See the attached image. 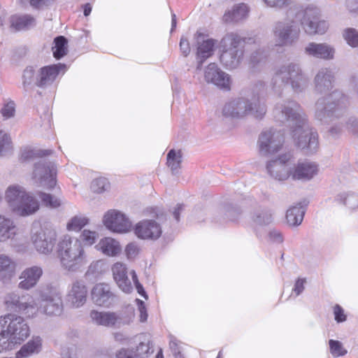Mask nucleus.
<instances>
[{"instance_id": "5701e85b", "label": "nucleus", "mask_w": 358, "mask_h": 358, "mask_svg": "<svg viewBox=\"0 0 358 358\" xmlns=\"http://www.w3.org/2000/svg\"><path fill=\"white\" fill-rule=\"evenodd\" d=\"M66 65L57 64L44 66L38 70V87H45L50 85L61 71H64Z\"/></svg>"}, {"instance_id": "72a5a7b5", "label": "nucleus", "mask_w": 358, "mask_h": 358, "mask_svg": "<svg viewBox=\"0 0 358 358\" xmlns=\"http://www.w3.org/2000/svg\"><path fill=\"white\" fill-rule=\"evenodd\" d=\"M95 248L97 250L101 251L104 255L110 257L116 256L122 250L119 242L110 237L100 240Z\"/></svg>"}, {"instance_id": "79ce46f5", "label": "nucleus", "mask_w": 358, "mask_h": 358, "mask_svg": "<svg viewBox=\"0 0 358 358\" xmlns=\"http://www.w3.org/2000/svg\"><path fill=\"white\" fill-rule=\"evenodd\" d=\"M37 195L41 200L43 205L48 208H57L59 207L62 203L61 198L55 195L45 193L43 192H38L37 193Z\"/></svg>"}, {"instance_id": "423d86ee", "label": "nucleus", "mask_w": 358, "mask_h": 358, "mask_svg": "<svg viewBox=\"0 0 358 358\" xmlns=\"http://www.w3.org/2000/svg\"><path fill=\"white\" fill-rule=\"evenodd\" d=\"M255 38H245L236 32L226 34L220 42V62L228 69H235L241 64L244 57V45L256 43Z\"/></svg>"}, {"instance_id": "3c124183", "label": "nucleus", "mask_w": 358, "mask_h": 358, "mask_svg": "<svg viewBox=\"0 0 358 358\" xmlns=\"http://www.w3.org/2000/svg\"><path fill=\"white\" fill-rule=\"evenodd\" d=\"M110 184L106 178H98L94 179L91 184V189L94 192L102 193L107 190Z\"/></svg>"}, {"instance_id": "a211bd4d", "label": "nucleus", "mask_w": 358, "mask_h": 358, "mask_svg": "<svg viewBox=\"0 0 358 358\" xmlns=\"http://www.w3.org/2000/svg\"><path fill=\"white\" fill-rule=\"evenodd\" d=\"M87 288L82 280L74 281L66 294V303L72 308L82 307L87 301Z\"/></svg>"}, {"instance_id": "8fccbe9b", "label": "nucleus", "mask_w": 358, "mask_h": 358, "mask_svg": "<svg viewBox=\"0 0 358 358\" xmlns=\"http://www.w3.org/2000/svg\"><path fill=\"white\" fill-rule=\"evenodd\" d=\"M338 199L349 208H355L358 206V195L354 193L340 194Z\"/></svg>"}, {"instance_id": "c9c22d12", "label": "nucleus", "mask_w": 358, "mask_h": 358, "mask_svg": "<svg viewBox=\"0 0 358 358\" xmlns=\"http://www.w3.org/2000/svg\"><path fill=\"white\" fill-rule=\"evenodd\" d=\"M268 52L266 50L259 48L252 52L249 59V66L253 71L259 70L267 62Z\"/></svg>"}, {"instance_id": "0e129e2a", "label": "nucleus", "mask_w": 358, "mask_h": 358, "mask_svg": "<svg viewBox=\"0 0 358 358\" xmlns=\"http://www.w3.org/2000/svg\"><path fill=\"white\" fill-rule=\"evenodd\" d=\"M180 49L184 57H187L190 52V46L187 38H181L180 41Z\"/></svg>"}, {"instance_id": "9d476101", "label": "nucleus", "mask_w": 358, "mask_h": 358, "mask_svg": "<svg viewBox=\"0 0 358 358\" xmlns=\"http://www.w3.org/2000/svg\"><path fill=\"white\" fill-rule=\"evenodd\" d=\"M56 167L53 162L41 158L34 163L32 178L39 186L52 189L56 185Z\"/></svg>"}, {"instance_id": "58836bf2", "label": "nucleus", "mask_w": 358, "mask_h": 358, "mask_svg": "<svg viewBox=\"0 0 358 358\" xmlns=\"http://www.w3.org/2000/svg\"><path fill=\"white\" fill-rule=\"evenodd\" d=\"M182 162V152L180 150H171L167 154V165L173 174L176 175L180 169Z\"/></svg>"}, {"instance_id": "09e8293b", "label": "nucleus", "mask_w": 358, "mask_h": 358, "mask_svg": "<svg viewBox=\"0 0 358 358\" xmlns=\"http://www.w3.org/2000/svg\"><path fill=\"white\" fill-rule=\"evenodd\" d=\"M272 220V213L269 210L257 211L253 216V221L259 225L268 224Z\"/></svg>"}, {"instance_id": "f257e3e1", "label": "nucleus", "mask_w": 358, "mask_h": 358, "mask_svg": "<svg viewBox=\"0 0 358 358\" xmlns=\"http://www.w3.org/2000/svg\"><path fill=\"white\" fill-rule=\"evenodd\" d=\"M6 308L24 315L27 318L37 317L38 312L47 315H59L63 311L61 292L50 285L41 286L34 295L13 292L5 297Z\"/></svg>"}, {"instance_id": "bb28decb", "label": "nucleus", "mask_w": 358, "mask_h": 358, "mask_svg": "<svg viewBox=\"0 0 358 358\" xmlns=\"http://www.w3.org/2000/svg\"><path fill=\"white\" fill-rule=\"evenodd\" d=\"M245 97L234 99L227 103L223 109L222 114L226 117L242 118L247 116V106Z\"/></svg>"}, {"instance_id": "0eeeda50", "label": "nucleus", "mask_w": 358, "mask_h": 358, "mask_svg": "<svg viewBox=\"0 0 358 358\" xmlns=\"http://www.w3.org/2000/svg\"><path fill=\"white\" fill-rule=\"evenodd\" d=\"M5 199L10 210L19 216L33 215L39 209L38 200L19 185L9 186L5 193Z\"/></svg>"}, {"instance_id": "412c9836", "label": "nucleus", "mask_w": 358, "mask_h": 358, "mask_svg": "<svg viewBox=\"0 0 358 358\" xmlns=\"http://www.w3.org/2000/svg\"><path fill=\"white\" fill-rule=\"evenodd\" d=\"M43 275V269L38 266H32L24 269L19 275L18 287L23 290L34 288Z\"/></svg>"}, {"instance_id": "e2e57ef3", "label": "nucleus", "mask_w": 358, "mask_h": 358, "mask_svg": "<svg viewBox=\"0 0 358 358\" xmlns=\"http://www.w3.org/2000/svg\"><path fill=\"white\" fill-rule=\"evenodd\" d=\"M125 252L128 259H133L138 255V248L134 243H129L125 248Z\"/></svg>"}, {"instance_id": "b1692460", "label": "nucleus", "mask_w": 358, "mask_h": 358, "mask_svg": "<svg viewBox=\"0 0 358 358\" xmlns=\"http://www.w3.org/2000/svg\"><path fill=\"white\" fill-rule=\"evenodd\" d=\"M306 55L317 59L324 60L332 59L334 57L335 50L330 45L322 43H309L304 48Z\"/></svg>"}, {"instance_id": "680f3d73", "label": "nucleus", "mask_w": 358, "mask_h": 358, "mask_svg": "<svg viewBox=\"0 0 358 358\" xmlns=\"http://www.w3.org/2000/svg\"><path fill=\"white\" fill-rule=\"evenodd\" d=\"M130 275L131 276L134 284L136 286L138 293L143 296L144 297H147L145 292L144 291L142 285L138 282L136 272L134 270H132L130 271Z\"/></svg>"}, {"instance_id": "603ef678", "label": "nucleus", "mask_w": 358, "mask_h": 358, "mask_svg": "<svg viewBox=\"0 0 358 358\" xmlns=\"http://www.w3.org/2000/svg\"><path fill=\"white\" fill-rule=\"evenodd\" d=\"M11 148V140L9 135L0 131V157L6 155Z\"/></svg>"}, {"instance_id": "473e14b6", "label": "nucleus", "mask_w": 358, "mask_h": 358, "mask_svg": "<svg viewBox=\"0 0 358 358\" xmlns=\"http://www.w3.org/2000/svg\"><path fill=\"white\" fill-rule=\"evenodd\" d=\"M17 232V228L14 221L9 217L0 215V242L13 238Z\"/></svg>"}, {"instance_id": "6e6d98bb", "label": "nucleus", "mask_w": 358, "mask_h": 358, "mask_svg": "<svg viewBox=\"0 0 358 358\" xmlns=\"http://www.w3.org/2000/svg\"><path fill=\"white\" fill-rule=\"evenodd\" d=\"M3 120H8L14 117L15 113V103L13 101L6 103L1 110Z\"/></svg>"}, {"instance_id": "aec40b11", "label": "nucleus", "mask_w": 358, "mask_h": 358, "mask_svg": "<svg viewBox=\"0 0 358 358\" xmlns=\"http://www.w3.org/2000/svg\"><path fill=\"white\" fill-rule=\"evenodd\" d=\"M205 80L220 88L230 89V77L225 72L221 71L215 63H210L205 71Z\"/></svg>"}, {"instance_id": "13d9d810", "label": "nucleus", "mask_w": 358, "mask_h": 358, "mask_svg": "<svg viewBox=\"0 0 358 358\" xmlns=\"http://www.w3.org/2000/svg\"><path fill=\"white\" fill-rule=\"evenodd\" d=\"M347 129L352 134L358 136V119L350 117L346 123Z\"/></svg>"}, {"instance_id": "20e7f679", "label": "nucleus", "mask_w": 358, "mask_h": 358, "mask_svg": "<svg viewBox=\"0 0 358 358\" xmlns=\"http://www.w3.org/2000/svg\"><path fill=\"white\" fill-rule=\"evenodd\" d=\"M309 78L300 65L289 62L278 66L271 80L273 90L281 94L284 88L290 85L296 93L303 92L308 86Z\"/></svg>"}, {"instance_id": "a878e982", "label": "nucleus", "mask_w": 358, "mask_h": 358, "mask_svg": "<svg viewBox=\"0 0 358 358\" xmlns=\"http://www.w3.org/2000/svg\"><path fill=\"white\" fill-rule=\"evenodd\" d=\"M334 77L331 70L320 69L314 78L315 90L318 94H324L333 88Z\"/></svg>"}, {"instance_id": "1a4fd4ad", "label": "nucleus", "mask_w": 358, "mask_h": 358, "mask_svg": "<svg viewBox=\"0 0 358 358\" xmlns=\"http://www.w3.org/2000/svg\"><path fill=\"white\" fill-rule=\"evenodd\" d=\"M300 33L299 26L293 20L278 21L273 28L275 45L280 47L292 45L296 43Z\"/></svg>"}, {"instance_id": "f03ea898", "label": "nucleus", "mask_w": 358, "mask_h": 358, "mask_svg": "<svg viewBox=\"0 0 358 358\" xmlns=\"http://www.w3.org/2000/svg\"><path fill=\"white\" fill-rule=\"evenodd\" d=\"M273 116L290 129L296 145L306 155L315 153L319 148L318 134L308 124L307 117L301 106L294 100L278 102Z\"/></svg>"}, {"instance_id": "7c9ffc66", "label": "nucleus", "mask_w": 358, "mask_h": 358, "mask_svg": "<svg viewBox=\"0 0 358 358\" xmlns=\"http://www.w3.org/2000/svg\"><path fill=\"white\" fill-rule=\"evenodd\" d=\"M9 22L10 29L13 31L27 30L36 25V19L30 15H12Z\"/></svg>"}, {"instance_id": "f3484780", "label": "nucleus", "mask_w": 358, "mask_h": 358, "mask_svg": "<svg viewBox=\"0 0 358 358\" xmlns=\"http://www.w3.org/2000/svg\"><path fill=\"white\" fill-rule=\"evenodd\" d=\"M90 317L94 324L106 327L120 328L129 323L124 320L122 313L117 312L92 310Z\"/></svg>"}, {"instance_id": "4be33fe9", "label": "nucleus", "mask_w": 358, "mask_h": 358, "mask_svg": "<svg viewBox=\"0 0 358 358\" xmlns=\"http://www.w3.org/2000/svg\"><path fill=\"white\" fill-rule=\"evenodd\" d=\"M136 235L142 239H157L162 234L160 225L154 220H145L138 222L134 229Z\"/></svg>"}, {"instance_id": "ddd939ff", "label": "nucleus", "mask_w": 358, "mask_h": 358, "mask_svg": "<svg viewBox=\"0 0 358 358\" xmlns=\"http://www.w3.org/2000/svg\"><path fill=\"white\" fill-rule=\"evenodd\" d=\"M57 239L55 230L48 228H40L33 231L31 241L36 250L44 255H48L53 250Z\"/></svg>"}, {"instance_id": "6ab92c4d", "label": "nucleus", "mask_w": 358, "mask_h": 358, "mask_svg": "<svg viewBox=\"0 0 358 358\" xmlns=\"http://www.w3.org/2000/svg\"><path fill=\"white\" fill-rule=\"evenodd\" d=\"M318 164L312 161H299L292 168L291 177L293 180L308 181L317 175Z\"/></svg>"}, {"instance_id": "c756f323", "label": "nucleus", "mask_w": 358, "mask_h": 358, "mask_svg": "<svg viewBox=\"0 0 358 358\" xmlns=\"http://www.w3.org/2000/svg\"><path fill=\"white\" fill-rule=\"evenodd\" d=\"M215 44L216 41L214 39L208 38L200 41L198 38L196 51L197 69H201L203 63L213 55Z\"/></svg>"}, {"instance_id": "7ed1b4c3", "label": "nucleus", "mask_w": 358, "mask_h": 358, "mask_svg": "<svg viewBox=\"0 0 358 358\" xmlns=\"http://www.w3.org/2000/svg\"><path fill=\"white\" fill-rule=\"evenodd\" d=\"M346 106V97L338 90L318 99L315 103V119L321 124H332L329 132L333 137L339 136L343 131V125L336 121L341 117Z\"/></svg>"}, {"instance_id": "a18cd8bd", "label": "nucleus", "mask_w": 358, "mask_h": 358, "mask_svg": "<svg viewBox=\"0 0 358 358\" xmlns=\"http://www.w3.org/2000/svg\"><path fill=\"white\" fill-rule=\"evenodd\" d=\"M15 345V343L8 336L0 324V353L13 350Z\"/></svg>"}, {"instance_id": "f704fd0d", "label": "nucleus", "mask_w": 358, "mask_h": 358, "mask_svg": "<svg viewBox=\"0 0 358 358\" xmlns=\"http://www.w3.org/2000/svg\"><path fill=\"white\" fill-rule=\"evenodd\" d=\"M15 262L7 255H0V281H9L14 275Z\"/></svg>"}, {"instance_id": "2f4dec72", "label": "nucleus", "mask_w": 358, "mask_h": 358, "mask_svg": "<svg viewBox=\"0 0 358 358\" xmlns=\"http://www.w3.org/2000/svg\"><path fill=\"white\" fill-rule=\"evenodd\" d=\"M42 350V339L39 336H33L26 344L22 346L17 352V358H27L33 355L38 354Z\"/></svg>"}, {"instance_id": "c85d7f7f", "label": "nucleus", "mask_w": 358, "mask_h": 358, "mask_svg": "<svg viewBox=\"0 0 358 358\" xmlns=\"http://www.w3.org/2000/svg\"><path fill=\"white\" fill-rule=\"evenodd\" d=\"M248 13L249 8L245 3H237L224 12L222 21L227 24L237 23L246 19Z\"/></svg>"}, {"instance_id": "37998d69", "label": "nucleus", "mask_w": 358, "mask_h": 358, "mask_svg": "<svg viewBox=\"0 0 358 358\" xmlns=\"http://www.w3.org/2000/svg\"><path fill=\"white\" fill-rule=\"evenodd\" d=\"M152 348L153 345L149 339L141 341L136 347L134 356L136 358H147L149 355L153 352Z\"/></svg>"}, {"instance_id": "2eb2a0df", "label": "nucleus", "mask_w": 358, "mask_h": 358, "mask_svg": "<svg viewBox=\"0 0 358 358\" xmlns=\"http://www.w3.org/2000/svg\"><path fill=\"white\" fill-rule=\"evenodd\" d=\"M291 157L290 154L286 153L268 161L266 166L268 175L278 180H285L291 177L292 168L288 164Z\"/></svg>"}, {"instance_id": "338daca9", "label": "nucleus", "mask_w": 358, "mask_h": 358, "mask_svg": "<svg viewBox=\"0 0 358 358\" xmlns=\"http://www.w3.org/2000/svg\"><path fill=\"white\" fill-rule=\"evenodd\" d=\"M55 0H30V5L34 8H41L52 3Z\"/></svg>"}, {"instance_id": "ea45409f", "label": "nucleus", "mask_w": 358, "mask_h": 358, "mask_svg": "<svg viewBox=\"0 0 358 358\" xmlns=\"http://www.w3.org/2000/svg\"><path fill=\"white\" fill-rule=\"evenodd\" d=\"M55 47L52 48L54 57L59 59L67 54L68 52V41L67 39L63 36H59L54 39Z\"/></svg>"}, {"instance_id": "864d4df0", "label": "nucleus", "mask_w": 358, "mask_h": 358, "mask_svg": "<svg viewBox=\"0 0 358 358\" xmlns=\"http://www.w3.org/2000/svg\"><path fill=\"white\" fill-rule=\"evenodd\" d=\"M267 90V85L266 82L263 80L256 81L251 88L250 96H259L263 97Z\"/></svg>"}, {"instance_id": "052dcab7", "label": "nucleus", "mask_w": 358, "mask_h": 358, "mask_svg": "<svg viewBox=\"0 0 358 358\" xmlns=\"http://www.w3.org/2000/svg\"><path fill=\"white\" fill-rule=\"evenodd\" d=\"M334 314L335 316V320L337 322H343L346 320V315L344 313V310L339 305H336L334 306Z\"/></svg>"}, {"instance_id": "9b49d317", "label": "nucleus", "mask_w": 358, "mask_h": 358, "mask_svg": "<svg viewBox=\"0 0 358 358\" xmlns=\"http://www.w3.org/2000/svg\"><path fill=\"white\" fill-rule=\"evenodd\" d=\"M284 142L283 134L275 129L262 131L257 141L258 152L262 156H268L281 148Z\"/></svg>"}, {"instance_id": "4d7b16f0", "label": "nucleus", "mask_w": 358, "mask_h": 358, "mask_svg": "<svg viewBox=\"0 0 358 358\" xmlns=\"http://www.w3.org/2000/svg\"><path fill=\"white\" fill-rule=\"evenodd\" d=\"M345 10L352 16L358 15V0H345Z\"/></svg>"}, {"instance_id": "cd10ccee", "label": "nucleus", "mask_w": 358, "mask_h": 358, "mask_svg": "<svg viewBox=\"0 0 358 358\" xmlns=\"http://www.w3.org/2000/svg\"><path fill=\"white\" fill-rule=\"evenodd\" d=\"M246 99L247 116L262 119L267 112L266 100L264 97L248 96Z\"/></svg>"}, {"instance_id": "393cba45", "label": "nucleus", "mask_w": 358, "mask_h": 358, "mask_svg": "<svg viewBox=\"0 0 358 358\" xmlns=\"http://www.w3.org/2000/svg\"><path fill=\"white\" fill-rule=\"evenodd\" d=\"M113 278L119 288L125 293L133 290L131 280L128 277V271L125 264L117 262L112 267Z\"/></svg>"}, {"instance_id": "e433bc0d", "label": "nucleus", "mask_w": 358, "mask_h": 358, "mask_svg": "<svg viewBox=\"0 0 358 358\" xmlns=\"http://www.w3.org/2000/svg\"><path fill=\"white\" fill-rule=\"evenodd\" d=\"M305 210L300 204L289 208L287 210L286 220L289 225L292 227L299 226L301 224Z\"/></svg>"}, {"instance_id": "5fc2aeb1", "label": "nucleus", "mask_w": 358, "mask_h": 358, "mask_svg": "<svg viewBox=\"0 0 358 358\" xmlns=\"http://www.w3.org/2000/svg\"><path fill=\"white\" fill-rule=\"evenodd\" d=\"M330 352L334 357L343 356L347 353L342 345V343L338 341L329 340Z\"/></svg>"}, {"instance_id": "de8ad7c7", "label": "nucleus", "mask_w": 358, "mask_h": 358, "mask_svg": "<svg viewBox=\"0 0 358 358\" xmlns=\"http://www.w3.org/2000/svg\"><path fill=\"white\" fill-rule=\"evenodd\" d=\"M80 241L85 245H92L96 243L99 238V234L96 231H91L88 229H84L80 236Z\"/></svg>"}, {"instance_id": "69168bd1", "label": "nucleus", "mask_w": 358, "mask_h": 358, "mask_svg": "<svg viewBox=\"0 0 358 358\" xmlns=\"http://www.w3.org/2000/svg\"><path fill=\"white\" fill-rule=\"evenodd\" d=\"M138 306V310L140 312V320L141 322H145L147 320L148 318V313L146 310V308L145 306V303L143 301L140 299H136Z\"/></svg>"}, {"instance_id": "774afa93", "label": "nucleus", "mask_w": 358, "mask_h": 358, "mask_svg": "<svg viewBox=\"0 0 358 358\" xmlns=\"http://www.w3.org/2000/svg\"><path fill=\"white\" fill-rule=\"evenodd\" d=\"M117 358H136L133 355V351L122 348L116 353Z\"/></svg>"}, {"instance_id": "39448f33", "label": "nucleus", "mask_w": 358, "mask_h": 358, "mask_svg": "<svg viewBox=\"0 0 358 358\" xmlns=\"http://www.w3.org/2000/svg\"><path fill=\"white\" fill-rule=\"evenodd\" d=\"M61 267L68 272H76L87 263L84 245L76 237L65 235L57 245Z\"/></svg>"}, {"instance_id": "4468645a", "label": "nucleus", "mask_w": 358, "mask_h": 358, "mask_svg": "<svg viewBox=\"0 0 358 358\" xmlns=\"http://www.w3.org/2000/svg\"><path fill=\"white\" fill-rule=\"evenodd\" d=\"M103 223L108 229L120 234L129 231L132 227L129 219L124 213L115 209L109 210L105 213Z\"/></svg>"}, {"instance_id": "bf43d9fd", "label": "nucleus", "mask_w": 358, "mask_h": 358, "mask_svg": "<svg viewBox=\"0 0 358 358\" xmlns=\"http://www.w3.org/2000/svg\"><path fill=\"white\" fill-rule=\"evenodd\" d=\"M265 4L269 7L283 8L289 4L290 0H263Z\"/></svg>"}, {"instance_id": "49530a36", "label": "nucleus", "mask_w": 358, "mask_h": 358, "mask_svg": "<svg viewBox=\"0 0 358 358\" xmlns=\"http://www.w3.org/2000/svg\"><path fill=\"white\" fill-rule=\"evenodd\" d=\"M343 37L350 47H358V31L355 28H346L343 31Z\"/></svg>"}, {"instance_id": "4c0bfd02", "label": "nucleus", "mask_w": 358, "mask_h": 358, "mask_svg": "<svg viewBox=\"0 0 358 358\" xmlns=\"http://www.w3.org/2000/svg\"><path fill=\"white\" fill-rule=\"evenodd\" d=\"M22 85L24 89L27 91L33 86H38V70L33 66H27L23 71Z\"/></svg>"}, {"instance_id": "a19ab883", "label": "nucleus", "mask_w": 358, "mask_h": 358, "mask_svg": "<svg viewBox=\"0 0 358 358\" xmlns=\"http://www.w3.org/2000/svg\"><path fill=\"white\" fill-rule=\"evenodd\" d=\"M52 153L51 150H31L24 149L21 153V160L23 162H29L35 160L36 159L43 158V156L49 155Z\"/></svg>"}, {"instance_id": "6e6552de", "label": "nucleus", "mask_w": 358, "mask_h": 358, "mask_svg": "<svg viewBox=\"0 0 358 358\" xmlns=\"http://www.w3.org/2000/svg\"><path fill=\"white\" fill-rule=\"evenodd\" d=\"M0 324L15 344H20L30 334V329L25 319L14 313L0 316Z\"/></svg>"}, {"instance_id": "dca6fc26", "label": "nucleus", "mask_w": 358, "mask_h": 358, "mask_svg": "<svg viewBox=\"0 0 358 358\" xmlns=\"http://www.w3.org/2000/svg\"><path fill=\"white\" fill-rule=\"evenodd\" d=\"M93 303L104 308L113 306L117 301V296L109 284L100 282L96 284L91 292Z\"/></svg>"}, {"instance_id": "c03bdc74", "label": "nucleus", "mask_w": 358, "mask_h": 358, "mask_svg": "<svg viewBox=\"0 0 358 358\" xmlns=\"http://www.w3.org/2000/svg\"><path fill=\"white\" fill-rule=\"evenodd\" d=\"M89 223V219L85 216L76 215L67 223L69 231H78Z\"/></svg>"}, {"instance_id": "f8f14e48", "label": "nucleus", "mask_w": 358, "mask_h": 358, "mask_svg": "<svg viewBox=\"0 0 358 358\" xmlns=\"http://www.w3.org/2000/svg\"><path fill=\"white\" fill-rule=\"evenodd\" d=\"M301 24L304 31L310 35L323 34L328 29L327 22L320 20V10L318 8L310 6L303 11Z\"/></svg>"}]
</instances>
